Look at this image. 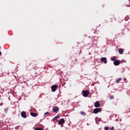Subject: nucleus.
Returning a JSON list of instances; mask_svg holds the SVG:
<instances>
[{
  "label": "nucleus",
  "mask_w": 130,
  "mask_h": 130,
  "mask_svg": "<svg viewBox=\"0 0 130 130\" xmlns=\"http://www.w3.org/2000/svg\"><path fill=\"white\" fill-rule=\"evenodd\" d=\"M59 118V116L58 115L53 119V121H57V119Z\"/></svg>",
  "instance_id": "9d476101"
},
{
  "label": "nucleus",
  "mask_w": 130,
  "mask_h": 130,
  "mask_svg": "<svg viewBox=\"0 0 130 130\" xmlns=\"http://www.w3.org/2000/svg\"><path fill=\"white\" fill-rule=\"evenodd\" d=\"M129 112H130V109H129Z\"/></svg>",
  "instance_id": "b1692460"
},
{
  "label": "nucleus",
  "mask_w": 130,
  "mask_h": 130,
  "mask_svg": "<svg viewBox=\"0 0 130 130\" xmlns=\"http://www.w3.org/2000/svg\"><path fill=\"white\" fill-rule=\"evenodd\" d=\"M110 99H111V100L114 99V96L113 95H111L110 96Z\"/></svg>",
  "instance_id": "6ab92c4d"
},
{
  "label": "nucleus",
  "mask_w": 130,
  "mask_h": 130,
  "mask_svg": "<svg viewBox=\"0 0 130 130\" xmlns=\"http://www.w3.org/2000/svg\"><path fill=\"white\" fill-rule=\"evenodd\" d=\"M110 130H114V127L112 126V127H109Z\"/></svg>",
  "instance_id": "a211bd4d"
},
{
  "label": "nucleus",
  "mask_w": 130,
  "mask_h": 130,
  "mask_svg": "<svg viewBox=\"0 0 130 130\" xmlns=\"http://www.w3.org/2000/svg\"><path fill=\"white\" fill-rule=\"evenodd\" d=\"M66 83H64V85H65Z\"/></svg>",
  "instance_id": "5701e85b"
},
{
  "label": "nucleus",
  "mask_w": 130,
  "mask_h": 130,
  "mask_svg": "<svg viewBox=\"0 0 130 130\" xmlns=\"http://www.w3.org/2000/svg\"><path fill=\"white\" fill-rule=\"evenodd\" d=\"M105 130H108V129H109V127H108L107 126H106V127H105Z\"/></svg>",
  "instance_id": "412c9836"
},
{
  "label": "nucleus",
  "mask_w": 130,
  "mask_h": 130,
  "mask_svg": "<svg viewBox=\"0 0 130 130\" xmlns=\"http://www.w3.org/2000/svg\"><path fill=\"white\" fill-rule=\"evenodd\" d=\"M48 114H49V112H45V113H44V115H48Z\"/></svg>",
  "instance_id": "aec40b11"
},
{
  "label": "nucleus",
  "mask_w": 130,
  "mask_h": 130,
  "mask_svg": "<svg viewBox=\"0 0 130 130\" xmlns=\"http://www.w3.org/2000/svg\"><path fill=\"white\" fill-rule=\"evenodd\" d=\"M111 60H112V61H115V60H116V57L114 56L111 58Z\"/></svg>",
  "instance_id": "4468645a"
},
{
  "label": "nucleus",
  "mask_w": 130,
  "mask_h": 130,
  "mask_svg": "<svg viewBox=\"0 0 130 130\" xmlns=\"http://www.w3.org/2000/svg\"><path fill=\"white\" fill-rule=\"evenodd\" d=\"M80 114H81V115H83V116H85L86 115V113H85V112H84V111H81L80 112Z\"/></svg>",
  "instance_id": "2eb2a0df"
},
{
  "label": "nucleus",
  "mask_w": 130,
  "mask_h": 130,
  "mask_svg": "<svg viewBox=\"0 0 130 130\" xmlns=\"http://www.w3.org/2000/svg\"><path fill=\"white\" fill-rule=\"evenodd\" d=\"M94 107H96V108L100 107V103H99L98 101L95 102L94 103Z\"/></svg>",
  "instance_id": "1a4fd4ad"
},
{
  "label": "nucleus",
  "mask_w": 130,
  "mask_h": 130,
  "mask_svg": "<svg viewBox=\"0 0 130 130\" xmlns=\"http://www.w3.org/2000/svg\"><path fill=\"white\" fill-rule=\"evenodd\" d=\"M20 114L23 118H26V117H27V114H26V112L25 111L21 112Z\"/></svg>",
  "instance_id": "39448f33"
},
{
  "label": "nucleus",
  "mask_w": 130,
  "mask_h": 130,
  "mask_svg": "<svg viewBox=\"0 0 130 130\" xmlns=\"http://www.w3.org/2000/svg\"><path fill=\"white\" fill-rule=\"evenodd\" d=\"M107 59L106 58V57H102L101 59V61H102V62H104L105 63H107Z\"/></svg>",
  "instance_id": "0eeeda50"
},
{
  "label": "nucleus",
  "mask_w": 130,
  "mask_h": 130,
  "mask_svg": "<svg viewBox=\"0 0 130 130\" xmlns=\"http://www.w3.org/2000/svg\"><path fill=\"white\" fill-rule=\"evenodd\" d=\"M59 110V108H58L57 107L55 106L52 109V111L54 112V113H55V112H58V111Z\"/></svg>",
  "instance_id": "20e7f679"
},
{
  "label": "nucleus",
  "mask_w": 130,
  "mask_h": 130,
  "mask_svg": "<svg viewBox=\"0 0 130 130\" xmlns=\"http://www.w3.org/2000/svg\"><path fill=\"white\" fill-rule=\"evenodd\" d=\"M114 66H119L120 64V61L116 60L114 61Z\"/></svg>",
  "instance_id": "6e6552de"
},
{
  "label": "nucleus",
  "mask_w": 130,
  "mask_h": 130,
  "mask_svg": "<svg viewBox=\"0 0 130 130\" xmlns=\"http://www.w3.org/2000/svg\"><path fill=\"white\" fill-rule=\"evenodd\" d=\"M64 123V119L61 118L58 121V124L61 125V124H63Z\"/></svg>",
  "instance_id": "423d86ee"
},
{
  "label": "nucleus",
  "mask_w": 130,
  "mask_h": 130,
  "mask_svg": "<svg viewBox=\"0 0 130 130\" xmlns=\"http://www.w3.org/2000/svg\"><path fill=\"white\" fill-rule=\"evenodd\" d=\"M118 51L120 54H122L123 53V49H119Z\"/></svg>",
  "instance_id": "f8f14e48"
},
{
  "label": "nucleus",
  "mask_w": 130,
  "mask_h": 130,
  "mask_svg": "<svg viewBox=\"0 0 130 130\" xmlns=\"http://www.w3.org/2000/svg\"><path fill=\"white\" fill-rule=\"evenodd\" d=\"M82 93H83V96L84 97H88L89 94V91L88 90H83Z\"/></svg>",
  "instance_id": "f03ea898"
},
{
  "label": "nucleus",
  "mask_w": 130,
  "mask_h": 130,
  "mask_svg": "<svg viewBox=\"0 0 130 130\" xmlns=\"http://www.w3.org/2000/svg\"><path fill=\"white\" fill-rule=\"evenodd\" d=\"M30 115L33 116V117H36L38 115V114L35 113H31Z\"/></svg>",
  "instance_id": "9b49d317"
},
{
  "label": "nucleus",
  "mask_w": 130,
  "mask_h": 130,
  "mask_svg": "<svg viewBox=\"0 0 130 130\" xmlns=\"http://www.w3.org/2000/svg\"><path fill=\"white\" fill-rule=\"evenodd\" d=\"M128 2L129 3V4H128ZM128 2H126V6H127V7H130V0H129L128 1Z\"/></svg>",
  "instance_id": "dca6fc26"
},
{
  "label": "nucleus",
  "mask_w": 130,
  "mask_h": 130,
  "mask_svg": "<svg viewBox=\"0 0 130 130\" xmlns=\"http://www.w3.org/2000/svg\"><path fill=\"white\" fill-rule=\"evenodd\" d=\"M101 111H102V109L96 108L93 110V113H94L95 114H97V113L101 112Z\"/></svg>",
  "instance_id": "f257e3e1"
},
{
  "label": "nucleus",
  "mask_w": 130,
  "mask_h": 130,
  "mask_svg": "<svg viewBox=\"0 0 130 130\" xmlns=\"http://www.w3.org/2000/svg\"><path fill=\"white\" fill-rule=\"evenodd\" d=\"M35 130H43V129L42 128L37 127L35 128Z\"/></svg>",
  "instance_id": "f3484780"
},
{
  "label": "nucleus",
  "mask_w": 130,
  "mask_h": 130,
  "mask_svg": "<svg viewBox=\"0 0 130 130\" xmlns=\"http://www.w3.org/2000/svg\"><path fill=\"white\" fill-rule=\"evenodd\" d=\"M0 55H2V52L0 51Z\"/></svg>",
  "instance_id": "4be33fe9"
},
{
  "label": "nucleus",
  "mask_w": 130,
  "mask_h": 130,
  "mask_svg": "<svg viewBox=\"0 0 130 130\" xmlns=\"http://www.w3.org/2000/svg\"><path fill=\"white\" fill-rule=\"evenodd\" d=\"M121 80H122V78H119L117 79V80L116 81V83H119V82H120V81H121Z\"/></svg>",
  "instance_id": "ddd939ff"
},
{
  "label": "nucleus",
  "mask_w": 130,
  "mask_h": 130,
  "mask_svg": "<svg viewBox=\"0 0 130 130\" xmlns=\"http://www.w3.org/2000/svg\"><path fill=\"white\" fill-rule=\"evenodd\" d=\"M51 88L52 89V92H55V91H56V89H57V85H52L51 87Z\"/></svg>",
  "instance_id": "7ed1b4c3"
}]
</instances>
